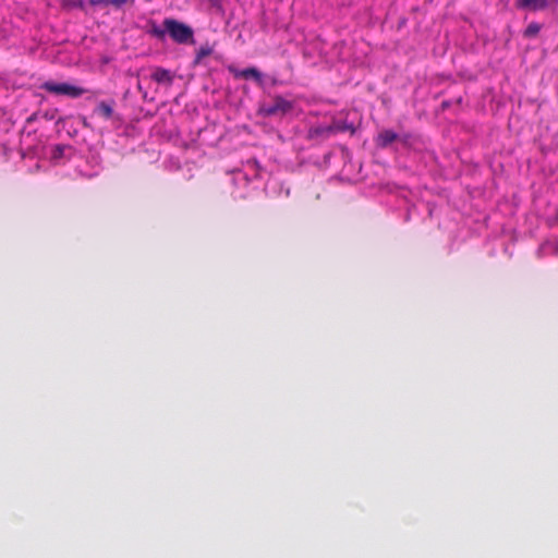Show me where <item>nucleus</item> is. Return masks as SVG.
Instances as JSON below:
<instances>
[{
	"label": "nucleus",
	"mask_w": 558,
	"mask_h": 558,
	"mask_svg": "<svg viewBox=\"0 0 558 558\" xmlns=\"http://www.w3.org/2000/svg\"><path fill=\"white\" fill-rule=\"evenodd\" d=\"M515 7L522 10L539 11L548 7V0H515Z\"/></svg>",
	"instance_id": "nucleus-6"
},
{
	"label": "nucleus",
	"mask_w": 558,
	"mask_h": 558,
	"mask_svg": "<svg viewBox=\"0 0 558 558\" xmlns=\"http://www.w3.org/2000/svg\"><path fill=\"white\" fill-rule=\"evenodd\" d=\"M109 5H113L114 8L119 9L126 2H133L134 0H108Z\"/></svg>",
	"instance_id": "nucleus-14"
},
{
	"label": "nucleus",
	"mask_w": 558,
	"mask_h": 558,
	"mask_svg": "<svg viewBox=\"0 0 558 558\" xmlns=\"http://www.w3.org/2000/svg\"><path fill=\"white\" fill-rule=\"evenodd\" d=\"M88 3L90 5H102V7H107L109 5V1L108 0H89Z\"/></svg>",
	"instance_id": "nucleus-15"
},
{
	"label": "nucleus",
	"mask_w": 558,
	"mask_h": 558,
	"mask_svg": "<svg viewBox=\"0 0 558 558\" xmlns=\"http://www.w3.org/2000/svg\"><path fill=\"white\" fill-rule=\"evenodd\" d=\"M399 138V135L392 130H383L376 137V145L381 148L388 147L395 141Z\"/></svg>",
	"instance_id": "nucleus-7"
},
{
	"label": "nucleus",
	"mask_w": 558,
	"mask_h": 558,
	"mask_svg": "<svg viewBox=\"0 0 558 558\" xmlns=\"http://www.w3.org/2000/svg\"><path fill=\"white\" fill-rule=\"evenodd\" d=\"M235 77H242L245 80L253 78L257 83H262V73L256 68H246L240 71H234Z\"/></svg>",
	"instance_id": "nucleus-9"
},
{
	"label": "nucleus",
	"mask_w": 558,
	"mask_h": 558,
	"mask_svg": "<svg viewBox=\"0 0 558 558\" xmlns=\"http://www.w3.org/2000/svg\"><path fill=\"white\" fill-rule=\"evenodd\" d=\"M66 146L64 145H56L52 149V158L58 159L61 158L64 154Z\"/></svg>",
	"instance_id": "nucleus-13"
},
{
	"label": "nucleus",
	"mask_w": 558,
	"mask_h": 558,
	"mask_svg": "<svg viewBox=\"0 0 558 558\" xmlns=\"http://www.w3.org/2000/svg\"><path fill=\"white\" fill-rule=\"evenodd\" d=\"M556 252L558 253V246H557V248H556Z\"/></svg>",
	"instance_id": "nucleus-18"
},
{
	"label": "nucleus",
	"mask_w": 558,
	"mask_h": 558,
	"mask_svg": "<svg viewBox=\"0 0 558 558\" xmlns=\"http://www.w3.org/2000/svg\"><path fill=\"white\" fill-rule=\"evenodd\" d=\"M213 51L214 49L208 43L202 45L195 52L194 64H201L204 58L210 56Z\"/></svg>",
	"instance_id": "nucleus-10"
},
{
	"label": "nucleus",
	"mask_w": 558,
	"mask_h": 558,
	"mask_svg": "<svg viewBox=\"0 0 558 558\" xmlns=\"http://www.w3.org/2000/svg\"><path fill=\"white\" fill-rule=\"evenodd\" d=\"M556 219L558 220V208H557V216H556Z\"/></svg>",
	"instance_id": "nucleus-17"
},
{
	"label": "nucleus",
	"mask_w": 558,
	"mask_h": 558,
	"mask_svg": "<svg viewBox=\"0 0 558 558\" xmlns=\"http://www.w3.org/2000/svg\"><path fill=\"white\" fill-rule=\"evenodd\" d=\"M114 100L100 101L94 109V114H97L106 120H109L113 116Z\"/></svg>",
	"instance_id": "nucleus-8"
},
{
	"label": "nucleus",
	"mask_w": 558,
	"mask_h": 558,
	"mask_svg": "<svg viewBox=\"0 0 558 558\" xmlns=\"http://www.w3.org/2000/svg\"><path fill=\"white\" fill-rule=\"evenodd\" d=\"M147 34L151 37L163 41L168 35L178 45H192L194 44L193 28L175 19L167 17L158 25L155 21H149Z\"/></svg>",
	"instance_id": "nucleus-1"
},
{
	"label": "nucleus",
	"mask_w": 558,
	"mask_h": 558,
	"mask_svg": "<svg viewBox=\"0 0 558 558\" xmlns=\"http://www.w3.org/2000/svg\"><path fill=\"white\" fill-rule=\"evenodd\" d=\"M150 78L160 85L170 87L173 84L174 75L170 70L163 69L161 66H156L153 69Z\"/></svg>",
	"instance_id": "nucleus-4"
},
{
	"label": "nucleus",
	"mask_w": 558,
	"mask_h": 558,
	"mask_svg": "<svg viewBox=\"0 0 558 558\" xmlns=\"http://www.w3.org/2000/svg\"><path fill=\"white\" fill-rule=\"evenodd\" d=\"M337 124L340 126V129H342V131H341V132H343V131H345V130L348 129V126H347V125H344V124H339V123H337Z\"/></svg>",
	"instance_id": "nucleus-16"
},
{
	"label": "nucleus",
	"mask_w": 558,
	"mask_h": 558,
	"mask_svg": "<svg viewBox=\"0 0 558 558\" xmlns=\"http://www.w3.org/2000/svg\"><path fill=\"white\" fill-rule=\"evenodd\" d=\"M340 131H342V129H340L338 124L319 125L311 129L310 134L312 137L328 138L330 135Z\"/></svg>",
	"instance_id": "nucleus-5"
},
{
	"label": "nucleus",
	"mask_w": 558,
	"mask_h": 558,
	"mask_svg": "<svg viewBox=\"0 0 558 558\" xmlns=\"http://www.w3.org/2000/svg\"><path fill=\"white\" fill-rule=\"evenodd\" d=\"M64 4L69 8H77L82 11L86 10V5L83 0H64Z\"/></svg>",
	"instance_id": "nucleus-12"
},
{
	"label": "nucleus",
	"mask_w": 558,
	"mask_h": 558,
	"mask_svg": "<svg viewBox=\"0 0 558 558\" xmlns=\"http://www.w3.org/2000/svg\"><path fill=\"white\" fill-rule=\"evenodd\" d=\"M41 88L48 93L56 95H64L70 98H77L87 92L82 87L71 85L69 83H54L52 81L45 82L41 85Z\"/></svg>",
	"instance_id": "nucleus-3"
},
{
	"label": "nucleus",
	"mask_w": 558,
	"mask_h": 558,
	"mask_svg": "<svg viewBox=\"0 0 558 558\" xmlns=\"http://www.w3.org/2000/svg\"><path fill=\"white\" fill-rule=\"evenodd\" d=\"M541 31V26L537 23H530L524 31L525 37H535Z\"/></svg>",
	"instance_id": "nucleus-11"
},
{
	"label": "nucleus",
	"mask_w": 558,
	"mask_h": 558,
	"mask_svg": "<svg viewBox=\"0 0 558 558\" xmlns=\"http://www.w3.org/2000/svg\"><path fill=\"white\" fill-rule=\"evenodd\" d=\"M294 104L282 96H275L270 102L262 105L259 112L264 117H283L292 111Z\"/></svg>",
	"instance_id": "nucleus-2"
}]
</instances>
